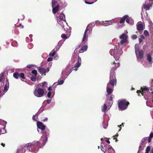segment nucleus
Segmentation results:
<instances>
[{
  "label": "nucleus",
  "mask_w": 153,
  "mask_h": 153,
  "mask_svg": "<svg viewBox=\"0 0 153 153\" xmlns=\"http://www.w3.org/2000/svg\"><path fill=\"white\" fill-rule=\"evenodd\" d=\"M81 59L79 55H78V59L77 62L75 64L74 68H79L81 65Z\"/></svg>",
  "instance_id": "9b49d317"
},
{
  "label": "nucleus",
  "mask_w": 153,
  "mask_h": 153,
  "mask_svg": "<svg viewBox=\"0 0 153 153\" xmlns=\"http://www.w3.org/2000/svg\"><path fill=\"white\" fill-rule=\"evenodd\" d=\"M114 96L113 95H111L110 97L109 100L113 101V99L114 98Z\"/></svg>",
  "instance_id": "8fccbe9b"
},
{
  "label": "nucleus",
  "mask_w": 153,
  "mask_h": 153,
  "mask_svg": "<svg viewBox=\"0 0 153 153\" xmlns=\"http://www.w3.org/2000/svg\"><path fill=\"white\" fill-rule=\"evenodd\" d=\"M51 100H47V103L48 104H49L51 102Z\"/></svg>",
  "instance_id": "774afa93"
},
{
  "label": "nucleus",
  "mask_w": 153,
  "mask_h": 153,
  "mask_svg": "<svg viewBox=\"0 0 153 153\" xmlns=\"http://www.w3.org/2000/svg\"><path fill=\"white\" fill-rule=\"evenodd\" d=\"M32 119L33 120H35V115H33L32 117Z\"/></svg>",
  "instance_id": "69168bd1"
},
{
  "label": "nucleus",
  "mask_w": 153,
  "mask_h": 153,
  "mask_svg": "<svg viewBox=\"0 0 153 153\" xmlns=\"http://www.w3.org/2000/svg\"><path fill=\"white\" fill-rule=\"evenodd\" d=\"M137 30L138 31L142 30L144 29L143 25L139 22L137 24Z\"/></svg>",
  "instance_id": "f8f14e48"
},
{
  "label": "nucleus",
  "mask_w": 153,
  "mask_h": 153,
  "mask_svg": "<svg viewBox=\"0 0 153 153\" xmlns=\"http://www.w3.org/2000/svg\"><path fill=\"white\" fill-rule=\"evenodd\" d=\"M64 81L63 80H61L58 83V85H61L63 84Z\"/></svg>",
  "instance_id": "49530a36"
},
{
  "label": "nucleus",
  "mask_w": 153,
  "mask_h": 153,
  "mask_svg": "<svg viewBox=\"0 0 153 153\" xmlns=\"http://www.w3.org/2000/svg\"><path fill=\"white\" fill-rule=\"evenodd\" d=\"M149 90L152 91V88L151 89H149V88H147V87L144 86L143 87H141L140 90H137V93H139V92H140L142 95L143 96H144L145 95V92L147 91L150 93V92L149 91Z\"/></svg>",
  "instance_id": "39448f33"
},
{
  "label": "nucleus",
  "mask_w": 153,
  "mask_h": 153,
  "mask_svg": "<svg viewBox=\"0 0 153 153\" xmlns=\"http://www.w3.org/2000/svg\"><path fill=\"white\" fill-rule=\"evenodd\" d=\"M36 76L34 77H32L31 78V80L33 82L36 81Z\"/></svg>",
  "instance_id": "ea45409f"
},
{
  "label": "nucleus",
  "mask_w": 153,
  "mask_h": 153,
  "mask_svg": "<svg viewBox=\"0 0 153 153\" xmlns=\"http://www.w3.org/2000/svg\"><path fill=\"white\" fill-rule=\"evenodd\" d=\"M63 21L64 22H65V15L62 13H60L57 19V21Z\"/></svg>",
  "instance_id": "1a4fd4ad"
},
{
  "label": "nucleus",
  "mask_w": 153,
  "mask_h": 153,
  "mask_svg": "<svg viewBox=\"0 0 153 153\" xmlns=\"http://www.w3.org/2000/svg\"><path fill=\"white\" fill-rule=\"evenodd\" d=\"M139 44H140L142 41V40L141 38H139Z\"/></svg>",
  "instance_id": "bf43d9fd"
},
{
  "label": "nucleus",
  "mask_w": 153,
  "mask_h": 153,
  "mask_svg": "<svg viewBox=\"0 0 153 153\" xmlns=\"http://www.w3.org/2000/svg\"><path fill=\"white\" fill-rule=\"evenodd\" d=\"M39 143V141H37L36 142H33V143H31V148H34L37 146Z\"/></svg>",
  "instance_id": "a211bd4d"
},
{
  "label": "nucleus",
  "mask_w": 153,
  "mask_h": 153,
  "mask_svg": "<svg viewBox=\"0 0 153 153\" xmlns=\"http://www.w3.org/2000/svg\"><path fill=\"white\" fill-rule=\"evenodd\" d=\"M125 38H127V36H126L125 33H123L120 36V38L121 39H123Z\"/></svg>",
  "instance_id": "2f4dec72"
},
{
  "label": "nucleus",
  "mask_w": 153,
  "mask_h": 153,
  "mask_svg": "<svg viewBox=\"0 0 153 153\" xmlns=\"http://www.w3.org/2000/svg\"><path fill=\"white\" fill-rule=\"evenodd\" d=\"M127 42V38H125L122 40L120 42V43L121 45H123L124 43L126 42Z\"/></svg>",
  "instance_id": "7c9ffc66"
},
{
  "label": "nucleus",
  "mask_w": 153,
  "mask_h": 153,
  "mask_svg": "<svg viewBox=\"0 0 153 153\" xmlns=\"http://www.w3.org/2000/svg\"><path fill=\"white\" fill-rule=\"evenodd\" d=\"M47 83L45 82H43L41 84H40V86L42 87L43 88L44 87H47Z\"/></svg>",
  "instance_id": "a878e982"
},
{
  "label": "nucleus",
  "mask_w": 153,
  "mask_h": 153,
  "mask_svg": "<svg viewBox=\"0 0 153 153\" xmlns=\"http://www.w3.org/2000/svg\"><path fill=\"white\" fill-rule=\"evenodd\" d=\"M57 3V1L55 0H52V7H53L56 6V4Z\"/></svg>",
  "instance_id": "c85d7f7f"
},
{
  "label": "nucleus",
  "mask_w": 153,
  "mask_h": 153,
  "mask_svg": "<svg viewBox=\"0 0 153 153\" xmlns=\"http://www.w3.org/2000/svg\"><path fill=\"white\" fill-rule=\"evenodd\" d=\"M128 17V16L127 15H125L122 18H121L120 20V24H122L124 23L125 22V20L127 17Z\"/></svg>",
  "instance_id": "dca6fc26"
},
{
  "label": "nucleus",
  "mask_w": 153,
  "mask_h": 153,
  "mask_svg": "<svg viewBox=\"0 0 153 153\" xmlns=\"http://www.w3.org/2000/svg\"><path fill=\"white\" fill-rule=\"evenodd\" d=\"M123 51L121 49L117 46H115L114 49H111L110 53L112 55H113L115 59L118 60Z\"/></svg>",
  "instance_id": "f03ea898"
},
{
  "label": "nucleus",
  "mask_w": 153,
  "mask_h": 153,
  "mask_svg": "<svg viewBox=\"0 0 153 153\" xmlns=\"http://www.w3.org/2000/svg\"><path fill=\"white\" fill-rule=\"evenodd\" d=\"M85 3H86V4H93L94 2L92 1V2H89L87 0H85Z\"/></svg>",
  "instance_id": "37998d69"
},
{
  "label": "nucleus",
  "mask_w": 153,
  "mask_h": 153,
  "mask_svg": "<svg viewBox=\"0 0 153 153\" xmlns=\"http://www.w3.org/2000/svg\"><path fill=\"white\" fill-rule=\"evenodd\" d=\"M4 76L3 73L0 74V82H2L4 78Z\"/></svg>",
  "instance_id": "5701e85b"
},
{
  "label": "nucleus",
  "mask_w": 153,
  "mask_h": 153,
  "mask_svg": "<svg viewBox=\"0 0 153 153\" xmlns=\"http://www.w3.org/2000/svg\"><path fill=\"white\" fill-rule=\"evenodd\" d=\"M107 108V106L105 104H104L102 111L104 112L106 111Z\"/></svg>",
  "instance_id": "c9c22d12"
},
{
  "label": "nucleus",
  "mask_w": 153,
  "mask_h": 153,
  "mask_svg": "<svg viewBox=\"0 0 153 153\" xmlns=\"http://www.w3.org/2000/svg\"><path fill=\"white\" fill-rule=\"evenodd\" d=\"M72 69H70V70H69V71H68V73H69V74H69L70 73H71V72L72 71Z\"/></svg>",
  "instance_id": "338daca9"
},
{
  "label": "nucleus",
  "mask_w": 153,
  "mask_h": 153,
  "mask_svg": "<svg viewBox=\"0 0 153 153\" xmlns=\"http://www.w3.org/2000/svg\"><path fill=\"white\" fill-rule=\"evenodd\" d=\"M151 139H152L151 138H150V137H149L148 138V142L149 143L151 142Z\"/></svg>",
  "instance_id": "052dcab7"
},
{
  "label": "nucleus",
  "mask_w": 153,
  "mask_h": 153,
  "mask_svg": "<svg viewBox=\"0 0 153 153\" xmlns=\"http://www.w3.org/2000/svg\"><path fill=\"white\" fill-rule=\"evenodd\" d=\"M150 150V146H148L146 148V151L147 152H149Z\"/></svg>",
  "instance_id": "79ce46f5"
},
{
  "label": "nucleus",
  "mask_w": 153,
  "mask_h": 153,
  "mask_svg": "<svg viewBox=\"0 0 153 153\" xmlns=\"http://www.w3.org/2000/svg\"><path fill=\"white\" fill-rule=\"evenodd\" d=\"M108 147H107V151L108 153H112L114 152V149L112 148L111 146L110 145H108L107 146Z\"/></svg>",
  "instance_id": "2eb2a0df"
},
{
  "label": "nucleus",
  "mask_w": 153,
  "mask_h": 153,
  "mask_svg": "<svg viewBox=\"0 0 153 153\" xmlns=\"http://www.w3.org/2000/svg\"><path fill=\"white\" fill-rule=\"evenodd\" d=\"M122 125H123V123H122V124L121 125H118V127H119L120 128V129H119V131H120L121 129V126H122Z\"/></svg>",
  "instance_id": "13d9d810"
},
{
  "label": "nucleus",
  "mask_w": 153,
  "mask_h": 153,
  "mask_svg": "<svg viewBox=\"0 0 153 153\" xmlns=\"http://www.w3.org/2000/svg\"><path fill=\"white\" fill-rule=\"evenodd\" d=\"M57 21V22L58 23V24L60 25L62 27V28H64V23H65V22H64L63 21Z\"/></svg>",
  "instance_id": "393cba45"
},
{
  "label": "nucleus",
  "mask_w": 153,
  "mask_h": 153,
  "mask_svg": "<svg viewBox=\"0 0 153 153\" xmlns=\"http://www.w3.org/2000/svg\"><path fill=\"white\" fill-rule=\"evenodd\" d=\"M118 133H117L114 136H113V137H114L113 139L114 140H116V137H117L118 136Z\"/></svg>",
  "instance_id": "09e8293b"
},
{
  "label": "nucleus",
  "mask_w": 153,
  "mask_h": 153,
  "mask_svg": "<svg viewBox=\"0 0 153 153\" xmlns=\"http://www.w3.org/2000/svg\"><path fill=\"white\" fill-rule=\"evenodd\" d=\"M9 87L6 86H4V92H6L8 90Z\"/></svg>",
  "instance_id": "a18cd8bd"
},
{
  "label": "nucleus",
  "mask_w": 153,
  "mask_h": 153,
  "mask_svg": "<svg viewBox=\"0 0 153 153\" xmlns=\"http://www.w3.org/2000/svg\"><path fill=\"white\" fill-rule=\"evenodd\" d=\"M88 48L87 45H85L82 46L79 51V53H82L86 51Z\"/></svg>",
  "instance_id": "4468645a"
},
{
  "label": "nucleus",
  "mask_w": 153,
  "mask_h": 153,
  "mask_svg": "<svg viewBox=\"0 0 153 153\" xmlns=\"http://www.w3.org/2000/svg\"><path fill=\"white\" fill-rule=\"evenodd\" d=\"M34 93L35 95L37 97H41L44 95L45 90L43 89L36 88L34 91Z\"/></svg>",
  "instance_id": "20e7f679"
},
{
  "label": "nucleus",
  "mask_w": 153,
  "mask_h": 153,
  "mask_svg": "<svg viewBox=\"0 0 153 153\" xmlns=\"http://www.w3.org/2000/svg\"><path fill=\"white\" fill-rule=\"evenodd\" d=\"M48 120V118H46L45 119H43V120H42L41 121H42L45 122V121H47Z\"/></svg>",
  "instance_id": "680f3d73"
},
{
  "label": "nucleus",
  "mask_w": 153,
  "mask_h": 153,
  "mask_svg": "<svg viewBox=\"0 0 153 153\" xmlns=\"http://www.w3.org/2000/svg\"><path fill=\"white\" fill-rule=\"evenodd\" d=\"M32 67V65H28L27 66V67L28 68H31Z\"/></svg>",
  "instance_id": "4d7b16f0"
},
{
  "label": "nucleus",
  "mask_w": 153,
  "mask_h": 153,
  "mask_svg": "<svg viewBox=\"0 0 153 153\" xmlns=\"http://www.w3.org/2000/svg\"><path fill=\"white\" fill-rule=\"evenodd\" d=\"M5 127H4L3 128H1L0 130V134H4L6 132V131L5 129Z\"/></svg>",
  "instance_id": "4be33fe9"
},
{
  "label": "nucleus",
  "mask_w": 153,
  "mask_h": 153,
  "mask_svg": "<svg viewBox=\"0 0 153 153\" xmlns=\"http://www.w3.org/2000/svg\"><path fill=\"white\" fill-rule=\"evenodd\" d=\"M129 104V102L124 99L120 101L118 103V106L119 108L121 110H124L127 108Z\"/></svg>",
  "instance_id": "7ed1b4c3"
},
{
  "label": "nucleus",
  "mask_w": 153,
  "mask_h": 153,
  "mask_svg": "<svg viewBox=\"0 0 153 153\" xmlns=\"http://www.w3.org/2000/svg\"><path fill=\"white\" fill-rule=\"evenodd\" d=\"M61 37L63 39H67L68 38L67 36H66V35L65 34H64V33L62 34L61 35Z\"/></svg>",
  "instance_id": "72a5a7b5"
},
{
  "label": "nucleus",
  "mask_w": 153,
  "mask_h": 153,
  "mask_svg": "<svg viewBox=\"0 0 153 153\" xmlns=\"http://www.w3.org/2000/svg\"><path fill=\"white\" fill-rule=\"evenodd\" d=\"M51 92L50 91L48 92L47 94L48 97L49 98H50L51 97Z\"/></svg>",
  "instance_id": "5fc2aeb1"
},
{
  "label": "nucleus",
  "mask_w": 153,
  "mask_h": 153,
  "mask_svg": "<svg viewBox=\"0 0 153 153\" xmlns=\"http://www.w3.org/2000/svg\"><path fill=\"white\" fill-rule=\"evenodd\" d=\"M55 53L56 51L54 50H53L50 53L49 55L50 56H53L55 54Z\"/></svg>",
  "instance_id": "cd10ccee"
},
{
  "label": "nucleus",
  "mask_w": 153,
  "mask_h": 153,
  "mask_svg": "<svg viewBox=\"0 0 153 153\" xmlns=\"http://www.w3.org/2000/svg\"><path fill=\"white\" fill-rule=\"evenodd\" d=\"M135 52L136 54V53H137V51H138L139 52V51H140V50H139V47H138V46H137L136 45H135Z\"/></svg>",
  "instance_id": "473e14b6"
},
{
  "label": "nucleus",
  "mask_w": 153,
  "mask_h": 153,
  "mask_svg": "<svg viewBox=\"0 0 153 153\" xmlns=\"http://www.w3.org/2000/svg\"><path fill=\"white\" fill-rule=\"evenodd\" d=\"M140 37L141 38H142L143 39H145V36L143 35H141Z\"/></svg>",
  "instance_id": "0e129e2a"
},
{
  "label": "nucleus",
  "mask_w": 153,
  "mask_h": 153,
  "mask_svg": "<svg viewBox=\"0 0 153 153\" xmlns=\"http://www.w3.org/2000/svg\"><path fill=\"white\" fill-rule=\"evenodd\" d=\"M109 84H109L108 85V84H107V88H106V89H107L106 91H107V92L108 95H109L113 91V89H112L111 88H109L108 85ZM110 84L111 85V84Z\"/></svg>",
  "instance_id": "f3484780"
},
{
  "label": "nucleus",
  "mask_w": 153,
  "mask_h": 153,
  "mask_svg": "<svg viewBox=\"0 0 153 153\" xmlns=\"http://www.w3.org/2000/svg\"><path fill=\"white\" fill-rule=\"evenodd\" d=\"M53 60V58L52 57H49L47 59V61L49 62L50 61H52Z\"/></svg>",
  "instance_id": "864d4df0"
},
{
  "label": "nucleus",
  "mask_w": 153,
  "mask_h": 153,
  "mask_svg": "<svg viewBox=\"0 0 153 153\" xmlns=\"http://www.w3.org/2000/svg\"><path fill=\"white\" fill-rule=\"evenodd\" d=\"M151 7V5L149 4H144L143 6V8L145 9L146 10H149Z\"/></svg>",
  "instance_id": "6ab92c4d"
},
{
  "label": "nucleus",
  "mask_w": 153,
  "mask_h": 153,
  "mask_svg": "<svg viewBox=\"0 0 153 153\" xmlns=\"http://www.w3.org/2000/svg\"><path fill=\"white\" fill-rule=\"evenodd\" d=\"M137 57V59H143V58L144 52L143 50L139 51L138 54H136Z\"/></svg>",
  "instance_id": "6e6552de"
},
{
  "label": "nucleus",
  "mask_w": 153,
  "mask_h": 153,
  "mask_svg": "<svg viewBox=\"0 0 153 153\" xmlns=\"http://www.w3.org/2000/svg\"><path fill=\"white\" fill-rule=\"evenodd\" d=\"M126 21L127 23L128 24H130L129 21H130V18L128 16V17H127V18L126 19Z\"/></svg>",
  "instance_id": "de8ad7c7"
},
{
  "label": "nucleus",
  "mask_w": 153,
  "mask_h": 153,
  "mask_svg": "<svg viewBox=\"0 0 153 153\" xmlns=\"http://www.w3.org/2000/svg\"><path fill=\"white\" fill-rule=\"evenodd\" d=\"M137 37V36L136 35H132L131 38L133 39H136Z\"/></svg>",
  "instance_id": "58836bf2"
},
{
  "label": "nucleus",
  "mask_w": 153,
  "mask_h": 153,
  "mask_svg": "<svg viewBox=\"0 0 153 153\" xmlns=\"http://www.w3.org/2000/svg\"><path fill=\"white\" fill-rule=\"evenodd\" d=\"M147 137H145L143 138L141 140V142L142 143H143L146 140H147Z\"/></svg>",
  "instance_id": "c03bdc74"
},
{
  "label": "nucleus",
  "mask_w": 153,
  "mask_h": 153,
  "mask_svg": "<svg viewBox=\"0 0 153 153\" xmlns=\"http://www.w3.org/2000/svg\"><path fill=\"white\" fill-rule=\"evenodd\" d=\"M144 34L145 36H149V33L147 30H144Z\"/></svg>",
  "instance_id": "f704fd0d"
},
{
  "label": "nucleus",
  "mask_w": 153,
  "mask_h": 153,
  "mask_svg": "<svg viewBox=\"0 0 153 153\" xmlns=\"http://www.w3.org/2000/svg\"><path fill=\"white\" fill-rule=\"evenodd\" d=\"M147 60L149 62L151 63L152 61V57L151 55L150 54H147Z\"/></svg>",
  "instance_id": "412c9836"
},
{
  "label": "nucleus",
  "mask_w": 153,
  "mask_h": 153,
  "mask_svg": "<svg viewBox=\"0 0 153 153\" xmlns=\"http://www.w3.org/2000/svg\"><path fill=\"white\" fill-rule=\"evenodd\" d=\"M38 71L42 75L45 74V73L48 72L49 71V69L48 68L46 69H45L44 68L42 67H39L38 68Z\"/></svg>",
  "instance_id": "423d86ee"
},
{
  "label": "nucleus",
  "mask_w": 153,
  "mask_h": 153,
  "mask_svg": "<svg viewBox=\"0 0 153 153\" xmlns=\"http://www.w3.org/2000/svg\"><path fill=\"white\" fill-rule=\"evenodd\" d=\"M5 86L9 87V82L8 79H7L6 80Z\"/></svg>",
  "instance_id": "e433bc0d"
},
{
  "label": "nucleus",
  "mask_w": 153,
  "mask_h": 153,
  "mask_svg": "<svg viewBox=\"0 0 153 153\" xmlns=\"http://www.w3.org/2000/svg\"><path fill=\"white\" fill-rule=\"evenodd\" d=\"M31 73L32 74H34L35 76L37 75V71L36 70H33L32 71Z\"/></svg>",
  "instance_id": "4c0bfd02"
},
{
  "label": "nucleus",
  "mask_w": 153,
  "mask_h": 153,
  "mask_svg": "<svg viewBox=\"0 0 153 153\" xmlns=\"http://www.w3.org/2000/svg\"><path fill=\"white\" fill-rule=\"evenodd\" d=\"M42 134L44 135H46L47 134V132L45 131H42Z\"/></svg>",
  "instance_id": "e2e57ef3"
},
{
  "label": "nucleus",
  "mask_w": 153,
  "mask_h": 153,
  "mask_svg": "<svg viewBox=\"0 0 153 153\" xmlns=\"http://www.w3.org/2000/svg\"><path fill=\"white\" fill-rule=\"evenodd\" d=\"M13 77L16 79H18L19 77V74L17 72H15L13 74Z\"/></svg>",
  "instance_id": "bb28decb"
},
{
  "label": "nucleus",
  "mask_w": 153,
  "mask_h": 153,
  "mask_svg": "<svg viewBox=\"0 0 153 153\" xmlns=\"http://www.w3.org/2000/svg\"><path fill=\"white\" fill-rule=\"evenodd\" d=\"M113 104V101L109 100V105L110 106H111Z\"/></svg>",
  "instance_id": "603ef678"
},
{
  "label": "nucleus",
  "mask_w": 153,
  "mask_h": 153,
  "mask_svg": "<svg viewBox=\"0 0 153 153\" xmlns=\"http://www.w3.org/2000/svg\"><path fill=\"white\" fill-rule=\"evenodd\" d=\"M120 66V63H118L117 64L114 61L111 63V67L112 68V69L110 73V79L109 82L108 83V85L109 84H111L113 87L114 85H116L117 84V79L115 77V70L117 68H118Z\"/></svg>",
  "instance_id": "f257e3e1"
},
{
  "label": "nucleus",
  "mask_w": 153,
  "mask_h": 153,
  "mask_svg": "<svg viewBox=\"0 0 153 153\" xmlns=\"http://www.w3.org/2000/svg\"><path fill=\"white\" fill-rule=\"evenodd\" d=\"M112 22L111 21H105L103 24V25L105 26H107L112 25Z\"/></svg>",
  "instance_id": "aec40b11"
},
{
  "label": "nucleus",
  "mask_w": 153,
  "mask_h": 153,
  "mask_svg": "<svg viewBox=\"0 0 153 153\" xmlns=\"http://www.w3.org/2000/svg\"><path fill=\"white\" fill-rule=\"evenodd\" d=\"M30 148H31V143L26 144L24 147V149H25L27 148L29 149Z\"/></svg>",
  "instance_id": "b1692460"
},
{
  "label": "nucleus",
  "mask_w": 153,
  "mask_h": 153,
  "mask_svg": "<svg viewBox=\"0 0 153 153\" xmlns=\"http://www.w3.org/2000/svg\"><path fill=\"white\" fill-rule=\"evenodd\" d=\"M149 137L152 138L153 137V132H152L150 134Z\"/></svg>",
  "instance_id": "6e6d98bb"
},
{
  "label": "nucleus",
  "mask_w": 153,
  "mask_h": 153,
  "mask_svg": "<svg viewBox=\"0 0 153 153\" xmlns=\"http://www.w3.org/2000/svg\"><path fill=\"white\" fill-rule=\"evenodd\" d=\"M37 125L39 129H41L42 130H45V126L41 122H38L37 123Z\"/></svg>",
  "instance_id": "0eeeda50"
},
{
  "label": "nucleus",
  "mask_w": 153,
  "mask_h": 153,
  "mask_svg": "<svg viewBox=\"0 0 153 153\" xmlns=\"http://www.w3.org/2000/svg\"><path fill=\"white\" fill-rule=\"evenodd\" d=\"M16 42L15 41H13L12 42V45L13 46H16V45H14V44H16Z\"/></svg>",
  "instance_id": "3c124183"
},
{
  "label": "nucleus",
  "mask_w": 153,
  "mask_h": 153,
  "mask_svg": "<svg viewBox=\"0 0 153 153\" xmlns=\"http://www.w3.org/2000/svg\"><path fill=\"white\" fill-rule=\"evenodd\" d=\"M101 149L102 151L104 153H105L106 151H107V149L105 148V151H104V147H103L102 146H101Z\"/></svg>",
  "instance_id": "a19ab883"
},
{
  "label": "nucleus",
  "mask_w": 153,
  "mask_h": 153,
  "mask_svg": "<svg viewBox=\"0 0 153 153\" xmlns=\"http://www.w3.org/2000/svg\"><path fill=\"white\" fill-rule=\"evenodd\" d=\"M19 77L23 79H25V74L23 73H21L19 74Z\"/></svg>",
  "instance_id": "c756f323"
},
{
  "label": "nucleus",
  "mask_w": 153,
  "mask_h": 153,
  "mask_svg": "<svg viewBox=\"0 0 153 153\" xmlns=\"http://www.w3.org/2000/svg\"><path fill=\"white\" fill-rule=\"evenodd\" d=\"M89 29L87 28L84 33L83 35V37L82 39V42H85V41H87V38L88 37V35L87 34V33Z\"/></svg>",
  "instance_id": "9d476101"
},
{
  "label": "nucleus",
  "mask_w": 153,
  "mask_h": 153,
  "mask_svg": "<svg viewBox=\"0 0 153 153\" xmlns=\"http://www.w3.org/2000/svg\"><path fill=\"white\" fill-rule=\"evenodd\" d=\"M60 6L58 4L55 7H52V12L54 14L56 13L59 11Z\"/></svg>",
  "instance_id": "ddd939ff"
}]
</instances>
